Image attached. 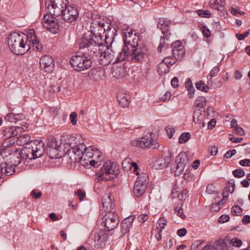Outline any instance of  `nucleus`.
I'll return each mask as SVG.
<instances>
[{"label": "nucleus", "mask_w": 250, "mask_h": 250, "mask_svg": "<svg viewBox=\"0 0 250 250\" xmlns=\"http://www.w3.org/2000/svg\"><path fill=\"white\" fill-rule=\"evenodd\" d=\"M39 43V40L33 29L30 30L29 35L22 32H14L10 34L8 37V47H25V45L31 47Z\"/></svg>", "instance_id": "obj_1"}, {"label": "nucleus", "mask_w": 250, "mask_h": 250, "mask_svg": "<svg viewBox=\"0 0 250 250\" xmlns=\"http://www.w3.org/2000/svg\"><path fill=\"white\" fill-rule=\"evenodd\" d=\"M29 146L22 147V154L30 160L41 157L45 152V144L41 140L31 141Z\"/></svg>", "instance_id": "obj_2"}, {"label": "nucleus", "mask_w": 250, "mask_h": 250, "mask_svg": "<svg viewBox=\"0 0 250 250\" xmlns=\"http://www.w3.org/2000/svg\"><path fill=\"white\" fill-rule=\"evenodd\" d=\"M72 67L76 71H82L89 68L92 65L90 56L85 52L79 51L70 60Z\"/></svg>", "instance_id": "obj_3"}, {"label": "nucleus", "mask_w": 250, "mask_h": 250, "mask_svg": "<svg viewBox=\"0 0 250 250\" xmlns=\"http://www.w3.org/2000/svg\"><path fill=\"white\" fill-rule=\"evenodd\" d=\"M119 174V166L115 163L107 161L104 163L97 173L99 181H109L114 179Z\"/></svg>", "instance_id": "obj_4"}, {"label": "nucleus", "mask_w": 250, "mask_h": 250, "mask_svg": "<svg viewBox=\"0 0 250 250\" xmlns=\"http://www.w3.org/2000/svg\"><path fill=\"white\" fill-rule=\"evenodd\" d=\"M103 39L100 36H95V37L92 33L88 31L84 33L77 41V44L79 47H94L96 46L100 47L103 45Z\"/></svg>", "instance_id": "obj_5"}, {"label": "nucleus", "mask_w": 250, "mask_h": 250, "mask_svg": "<svg viewBox=\"0 0 250 250\" xmlns=\"http://www.w3.org/2000/svg\"><path fill=\"white\" fill-rule=\"evenodd\" d=\"M68 3V0H49L45 2L46 10L49 14L59 17Z\"/></svg>", "instance_id": "obj_6"}, {"label": "nucleus", "mask_w": 250, "mask_h": 250, "mask_svg": "<svg viewBox=\"0 0 250 250\" xmlns=\"http://www.w3.org/2000/svg\"><path fill=\"white\" fill-rule=\"evenodd\" d=\"M151 132H147L140 139L133 140L131 142V145L133 146H138L142 148H151L158 149L160 145L154 139L152 138Z\"/></svg>", "instance_id": "obj_7"}, {"label": "nucleus", "mask_w": 250, "mask_h": 250, "mask_svg": "<svg viewBox=\"0 0 250 250\" xmlns=\"http://www.w3.org/2000/svg\"><path fill=\"white\" fill-rule=\"evenodd\" d=\"M90 30L92 34L95 37V36L102 37V34L104 33L106 31L110 30V24L107 22L104 19H101L100 18H95L92 20L90 26Z\"/></svg>", "instance_id": "obj_8"}, {"label": "nucleus", "mask_w": 250, "mask_h": 250, "mask_svg": "<svg viewBox=\"0 0 250 250\" xmlns=\"http://www.w3.org/2000/svg\"><path fill=\"white\" fill-rule=\"evenodd\" d=\"M22 148L20 150L18 148L13 147L12 153L10 155L8 163L15 166H18L22 162L23 164L27 165L26 163L29 162L30 160L28 159V158H26L27 156L22 154Z\"/></svg>", "instance_id": "obj_9"}, {"label": "nucleus", "mask_w": 250, "mask_h": 250, "mask_svg": "<svg viewBox=\"0 0 250 250\" xmlns=\"http://www.w3.org/2000/svg\"><path fill=\"white\" fill-rule=\"evenodd\" d=\"M143 176L137 178L133 187V193L137 197L142 196L147 187V182L146 179L147 175L146 173H143Z\"/></svg>", "instance_id": "obj_10"}, {"label": "nucleus", "mask_w": 250, "mask_h": 250, "mask_svg": "<svg viewBox=\"0 0 250 250\" xmlns=\"http://www.w3.org/2000/svg\"><path fill=\"white\" fill-rule=\"evenodd\" d=\"M103 217L104 220V225L108 231L114 229L119 225V216L116 211L105 213Z\"/></svg>", "instance_id": "obj_11"}, {"label": "nucleus", "mask_w": 250, "mask_h": 250, "mask_svg": "<svg viewBox=\"0 0 250 250\" xmlns=\"http://www.w3.org/2000/svg\"><path fill=\"white\" fill-rule=\"evenodd\" d=\"M78 15L76 6L67 5L59 18L66 22L71 23L77 20Z\"/></svg>", "instance_id": "obj_12"}, {"label": "nucleus", "mask_w": 250, "mask_h": 250, "mask_svg": "<svg viewBox=\"0 0 250 250\" xmlns=\"http://www.w3.org/2000/svg\"><path fill=\"white\" fill-rule=\"evenodd\" d=\"M116 52L112 48H102L100 52L99 60L100 63L103 65H107L114 60Z\"/></svg>", "instance_id": "obj_13"}, {"label": "nucleus", "mask_w": 250, "mask_h": 250, "mask_svg": "<svg viewBox=\"0 0 250 250\" xmlns=\"http://www.w3.org/2000/svg\"><path fill=\"white\" fill-rule=\"evenodd\" d=\"M91 238L94 241V245L100 248L104 245L108 239V234L104 229H97L93 232Z\"/></svg>", "instance_id": "obj_14"}, {"label": "nucleus", "mask_w": 250, "mask_h": 250, "mask_svg": "<svg viewBox=\"0 0 250 250\" xmlns=\"http://www.w3.org/2000/svg\"><path fill=\"white\" fill-rule=\"evenodd\" d=\"M56 17H57L48 13L44 16L42 21L44 27L54 33L57 32L59 27L58 20Z\"/></svg>", "instance_id": "obj_15"}, {"label": "nucleus", "mask_w": 250, "mask_h": 250, "mask_svg": "<svg viewBox=\"0 0 250 250\" xmlns=\"http://www.w3.org/2000/svg\"><path fill=\"white\" fill-rule=\"evenodd\" d=\"M40 63L42 69L48 73L51 72L53 70L55 66L54 60L51 57L48 55L42 57L40 59Z\"/></svg>", "instance_id": "obj_16"}, {"label": "nucleus", "mask_w": 250, "mask_h": 250, "mask_svg": "<svg viewBox=\"0 0 250 250\" xmlns=\"http://www.w3.org/2000/svg\"><path fill=\"white\" fill-rule=\"evenodd\" d=\"M171 21L166 19L159 18L158 20L157 28L160 29L162 33L166 36V37H170L171 33L170 25Z\"/></svg>", "instance_id": "obj_17"}, {"label": "nucleus", "mask_w": 250, "mask_h": 250, "mask_svg": "<svg viewBox=\"0 0 250 250\" xmlns=\"http://www.w3.org/2000/svg\"><path fill=\"white\" fill-rule=\"evenodd\" d=\"M22 128L19 126H12L10 127H2V137L6 139H11L18 135L21 132Z\"/></svg>", "instance_id": "obj_18"}, {"label": "nucleus", "mask_w": 250, "mask_h": 250, "mask_svg": "<svg viewBox=\"0 0 250 250\" xmlns=\"http://www.w3.org/2000/svg\"><path fill=\"white\" fill-rule=\"evenodd\" d=\"M114 199L112 195L110 194L105 195L102 199V205L103 208L105 213L113 212L114 203L113 202ZM114 211H115L114 210Z\"/></svg>", "instance_id": "obj_19"}, {"label": "nucleus", "mask_w": 250, "mask_h": 250, "mask_svg": "<svg viewBox=\"0 0 250 250\" xmlns=\"http://www.w3.org/2000/svg\"><path fill=\"white\" fill-rule=\"evenodd\" d=\"M12 164L8 163L7 162L0 163V170L1 174H4L6 176H10L16 172L15 167Z\"/></svg>", "instance_id": "obj_20"}, {"label": "nucleus", "mask_w": 250, "mask_h": 250, "mask_svg": "<svg viewBox=\"0 0 250 250\" xmlns=\"http://www.w3.org/2000/svg\"><path fill=\"white\" fill-rule=\"evenodd\" d=\"M73 153L76 155V161H80L83 158L84 151H86V146L83 143H80L72 148Z\"/></svg>", "instance_id": "obj_21"}, {"label": "nucleus", "mask_w": 250, "mask_h": 250, "mask_svg": "<svg viewBox=\"0 0 250 250\" xmlns=\"http://www.w3.org/2000/svg\"><path fill=\"white\" fill-rule=\"evenodd\" d=\"M117 99L119 104L123 107H127L129 106L130 103V97L125 92L121 90L117 94Z\"/></svg>", "instance_id": "obj_22"}, {"label": "nucleus", "mask_w": 250, "mask_h": 250, "mask_svg": "<svg viewBox=\"0 0 250 250\" xmlns=\"http://www.w3.org/2000/svg\"><path fill=\"white\" fill-rule=\"evenodd\" d=\"M135 219V216L130 215L123 220L121 224V232L123 235H125L129 230L130 228L132 225V223Z\"/></svg>", "instance_id": "obj_23"}, {"label": "nucleus", "mask_w": 250, "mask_h": 250, "mask_svg": "<svg viewBox=\"0 0 250 250\" xmlns=\"http://www.w3.org/2000/svg\"><path fill=\"white\" fill-rule=\"evenodd\" d=\"M145 53L142 48H135L131 53V60L134 62H139L143 60L144 58Z\"/></svg>", "instance_id": "obj_24"}, {"label": "nucleus", "mask_w": 250, "mask_h": 250, "mask_svg": "<svg viewBox=\"0 0 250 250\" xmlns=\"http://www.w3.org/2000/svg\"><path fill=\"white\" fill-rule=\"evenodd\" d=\"M129 48H123L122 51L116 52V59L113 62H120L125 60L129 56Z\"/></svg>", "instance_id": "obj_25"}, {"label": "nucleus", "mask_w": 250, "mask_h": 250, "mask_svg": "<svg viewBox=\"0 0 250 250\" xmlns=\"http://www.w3.org/2000/svg\"><path fill=\"white\" fill-rule=\"evenodd\" d=\"M112 73L116 79L123 78L126 74V69L123 66L117 67L112 69Z\"/></svg>", "instance_id": "obj_26"}, {"label": "nucleus", "mask_w": 250, "mask_h": 250, "mask_svg": "<svg viewBox=\"0 0 250 250\" xmlns=\"http://www.w3.org/2000/svg\"><path fill=\"white\" fill-rule=\"evenodd\" d=\"M134 36V38H133V37H127V39H123L124 42V47H126L128 45L131 46V47L138 46L139 37H138L137 38H136V37L137 36L136 33H135Z\"/></svg>", "instance_id": "obj_27"}, {"label": "nucleus", "mask_w": 250, "mask_h": 250, "mask_svg": "<svg viewBox=\"0 0 250 250\" xmlns=\"http://www.w3.org/2000/svg\"><path fill=\"white\" fill-rule=\"evenodd\" d=\"M31 137L27 134H23L17 138V144L19 146H30Z\"/></svg>", "instance_id": "obj_28"}, {"label": "nucleus", "mask_w": 250, "mask_h": 250, "mask_svg": "<svg viewBox=\"0 0 250 250\" xmlns=\"http://www.w3.org/2000/svg\"><path fill=\"white\" fill-rule=\"evenodd\" d=\"M13 148H6L2 146L0 147V157L3 159L7 158L6 161L8 162L10 155L12 153Z\"/></svg>", "instance_id": "obj_29"}, {"label": "nucleus", "mask_w": 250, "mask_h": 250, "mask_svg": "<svg viewBox=\"0 0 250 250\" xmlns=\"http://www.w3.org/2000/svg\"><path fill=\"white\" fill-rule=\"evenodd\" d=\"M229 239L228 237L225 238L223 240H219L216 242V250H225V248L229 247Z\"/></svg>", "instance_id": "obj_30"}, {"label": "nucleus", "mask_w": 250, "mask_h": 250, "mask_svg": "<svg viewBox=\"0 0 250 250\" xmlns=\"http://www.w3.org/2000/svg\"><path fill=\"white\" fill-rule=\"evenodd\" d=\"M157 71L160 75L166 74L169 71V66L161 61L158 65Z\"/></svg>", "instance_id": "obj_31"}, {"label": "nucleus", "mask_w": 250, "mask_h": 250, "mask_svg": "<svg viewBox=\"0 0 250 250\" xmlns=\"http://www.w3.org/2000/svg\"><path fill=\"white\" fill-rule=\"evenodd\" d=\"M169 159L166 161L164 159H159L155 161L154 163V167L156 169H161L166 167L169 163Z\"/></svg>", "instance_id": "obj_32"}, {"label": "nucleus", "mask_w": 250, "mask_h": 250, "mask_svg": "<svg viewBox=\"0 0 250 250\" xmlns=\"http://www.w3.org/2000/svg\"><path fill=\"white\" fill-rule=\"evenodd\" d=\"M185 48H173L172 50L174 58L177 60L181 59L185 54Z\"/></svg>", "instance_id": "obj_33"}, {"label": "nucleus", "mask_w": 250, "mask_h": 250, "mask_svg": "<svg viewBox=\"0 0 250 250\" xmlns=\"http://www.w3.org/2000/svg\"><path fill=\"white\" fill-rule=\"evenodd\" d=\"M176 162L186 166L188 163L187 153L185 152L180 153L176 158Z\"/></svg>", "instance_id": "obj_34"}, {"label": "nucleus", "mask_w": 250, "mask_h": 250, "mask_svg": "<svg viewBox=\"0 0 250 250\" xmlns=\"http://www.w3.org/2000/svg\"><path fill=\"white\" fill-rule=\"evenodd\" d=\"M196 108H204L207 103V99L205 97L199 96L196 99Z\"/></svg>", "instance_id": "obj_35"}, {"label": "nucleus", "mask_w": 250, "mask_h": 250, "mask_svg": "<svg viewBox=\"0 0 250 250\" xmlns=\"http://www.w3.org/2000/svg\"><path fill=\"white\" fill-rule=\"evenodd\" d=\"M95 147L94 146H86V151H84L83 156L84 160H87V159L94 158V151Z\"/></svg>", "instance_id": "obj_36"}, {"label": "nucleus", "mask_w": 250, "mask_h": 250, "mask_svg": "<svg viewBox=\"0 0 250 250\" xmlns=\"http://www.w3.org/2000/svg\"><path fill=\"white\" fill-rule=\"evenodd\" d=\"M193 121L195 123L201 124L203 120V117L200 109L196 108V110L193 114Z\"/></svg>", "instance_id": "obj_37"}, {"label": "nucleus", "mask_w": 250, "mask_h": 250, "mask_svg": "<svg viewBox=\"0 0 250 250\" xmlns=\"http://www.w3.org/2000/svg\"><path fill=\"white\" fill-rule=\"evenodd\" d=\"M102 50V48H92V49L91 50L90 54H87L88 56H90L91 58V60L92 59H96L97 57H98L99 59L100 57V52Z\"/></svg>", "instance_id": "obj_38"}, {"label": "nucleus", "mask_w": 250, "mask_h": 250, "mask_svg": "<svg viewBox=\"0 0 250 250\" xmlns=\"http://www.w3.org/2000/svg\"><path fill=\"white\" fill-rule=\"evenodd\" d=\"M31 48L25 50L24 48H10V50L17 55H22L27 52Z\"/></svg>", "instance_id": "obj_39"}, {"label": "nucleus", "mask_w": 250, "mask_h": 250, "mask_svg": "<svg viewBox=\"0 0 250 250\" xmlns=\"http://www.w3.org/2000/svg\"><path fill=\"white\" fill-rule=\"evenodd\" d=\"M195 86L198 90L203 92H207L208 90V87L202 81L198 82L195 84Z\"/></svg>", "instance_id": "obj_40"}, {"label": "nucleus", "mask_w": 250, "mask_h": 250, "mask_svg": "<svg viewBox=\"0 0 250 250\" xmlns=\"http://www.w3.org/2000/svg\"><path fill=\"white\" fill-rule=\"evenodd\" d=\"M242 241L238 238H233L231 240H229V245L230 247L232 248V247L234 246L237 248H239L242 245Z\"/></svg>", "instance_id": "obj_41"}, {"label": "nucleus", "mask_w": 250, "mask_h": 250, "mask_svg": "<svg viewBox=\"0 0 250 250\" xmlns=\"http://www.w3.org/2000/svg\"><path fill=\"white\" fill-rule=\"evenodd\" d=\"M132 160L130 158L125 159L122 162V167L125 171H128L131 168Z\"/></svg>", "instance_id": "obj_42"}, {"label": "nucleus", "mask_w": 250, "mask_h": 250, "mask_svg": "<svg viewBox=\"0 0 250 250\" xmlns=\"http://www.w3.org/2000/svg\"><path fill=\"white\" fill-rule=\"evenodd\" d=\"M4 141L2 143V147L6 148H11L10 146H13L15 143V139L14 138L6 139L3 138Z\"/></svg>", "instance_id": "obj_43"}, {"label": "nucleus", "mask_w": 250, "mask_h": 250, "mask_svg": "<svg viewBox=\"0 0 250 250\" xmlns=\"http://www.w3.org/2000/svg\"><path fill=\"white\" fill-rule=\"evenodd\" d=\"M46 145L47 148L49 147V148L56 149L58 147L56 140L53 138H51L50 139H48L46 143Z\"/></svg>", "instance_id": "obj_44"}, {"label": "nucleus", "mask_w": 250, "mask_h": 250, "mask_svg": "<svg viewBox=\"0 0 250 250\" xmlns=\"http://www.w3.org/2000/svg\"><path fill=\"white\" fill-rule=\"evenodd\" d=\"M190 134L188 132L183 133L179 138V142L180 144H183L187 142L190 138Z\"/></svg>", "instance_id": "obj_45"}, {"label": "nucleus", "mask_w": 250, "mask_h": 250, "mask_svg": "<svg viewBox=\"0 0 250 250\" xmlns=\"http://www.w3.org/2000/svg\"><path fill=\"white\" fill-rule=\"evenodd\" d=\"M104 43L102 46L106 45L105 47H112V44L114 41V38L112 37L111 38H109L108 35L105 34V39L103 40Z\"/></svg>", "instance_id": "obj_46"}, {"label": "nucleus", "mask_w": 250, "mask_h": 250, "mask_svg": "<svg viewBox=\"0 0 250 250\" xmlns=\"http://www.w3.org/2000/svg\"><path fill=\"white\" fill-rule=\"evenodd\" d=\"M198 15L201 17L209 18L211 16L210 12L209 10H198L196 11Z\"/></svg>", "instance_id": "obj_47"}, {"label": "nucleus", "mask_w": 250, "mask_h": 250, "mask_svg": "<svg viewBox=\"0 0 250 250\" xmlns=\"http://www.w3.org/2000/svg\"><path fill=\"white\" fill-rule=\"evenodd\" d=\"M232 174L236 178H241L245 175V172L243 169L238 168L233 170Z\"/></svg>", "instance_id": "obj_48"}, {"label": "nucleus", "mask_w": 250, "mask_h": 250, "mask_svg": "<svg viewBox=\"0 0 250 250\" xmlns=\"http://www.w3.org/2000/svg\"><path fill=\"white\" fill-rule=\"evenodd\" d=\"M219 66L214 67L210 72L209 74L207 76L208 79L211 80L213 77L216 76L219 71Z\"/></svg>", "instance_id": "obj_49"}, {"label": "nucleus", "mask_w": 250, "mask_h": 250, "mask_svg": "<svg viewBox=\"0 0 250 250\" xmlns=\"http://www.w3.org/2000/svg\"><path fill=\"white\" fill-rule=\"evenodd\" d=\"M235 181L234 179H230L228 182V187L226 188H227V192H229L230 193H232L234 191L235 188Z\"/></svg>", "instance_id": "obj_50"}, {"label": "nucleus", "mask_w": 250, "mask_h": 250, "mask_svg": "<svg viewBox=\"0 0 250 250\" xmlns=\"http://www.w3.org/2000/svg\"><path fill=\"white\" fill-rule=\"evenodd\" d=\"M242 212V209L238 206H234L231 208V213L233 215H240Z\"/></svg>", "instance_id": "obj_51"}, {"label": "nucleus", "mask_w": 250, "mask_h": 250, "mask_svg": "<svg viewBox=\"0 0 250 250\" xmlns=\"http://www.w3.org/2000/svg\"><path fill=\"white\" fill-rule=\"evenodd\" d=\"M185 166V165H182L178 163L177 166H176V169L175 170V174L177 176H179L180 175H181Z\"/></svg>", "instance_id": "obj_52"}, {"label": "nucleus", "mask_w": 250, "mask_h": 250, "mask_svg": "<svg viewBox=\"0 0 250 250\" xmlns=\"http://www.w3.org/2000/svg\"><path fill=\"white\" fill-rule=\"evenodd\" d=\"M170 37H166V36L164 35L160 37L159 45L158 47H165V45H168V43H166V41H169Z\"/></svg>", "instance_id": "obj_53"}, {"label": "nucleus", "mask_w": 250, "mask_h": 250, "mask_svg": "<svg viewBox=\"0 0 250 250\" xmlns=\"http://www.w3.org/2000/svg\"><path fill=\"white\" fill-rule=\"evenodd\" d=\"M5 120L9 122L16 123V118H15V113H10L7 114L5 117Z\"/></svg>", "instance_id": "obj_54"}, {"label": "nucleus", "mask_w": 250, "mask_h": 250, "mask_svg": "<svg viewBox=\"0 0 250 250\" xmlns=\"http://www.w3.org/2000/svg\"><path fill=\"white\" fill-rule=\"evenodd\" d=\"M193 174L191 173L189 170L187 169L184 174V179L188 181H191L193 180Z\"/></svg>", "instance_id": "obj_55"}, {"label": "nucleus", "mask_w": 250, "mask_h": 250, "mask_svg": "<svg viewBox=\"0 0 250 250\" xmlns=\"http://www.w3.org/2000/svg\"><path fill=\"white\" fill-rule=\"evenodd\" d=\"M75 195H77L80 201H83L86 196V193L84 191L80 189L75 192Z\"/></svg>", "instance_id": "obj_56"}, {"label": "nucleus", "mask_w": 250, "mask_h": 250, "mask_svg": "<svg viewBox=\"0 0 250 250\" xmlns=\"http://www.w3.org/2000/svg\"><path fill=\"white\" fill-rule=\"evenodd\" d=\"M216 188L215 186L213 184H209L207 186L206 191L208 194H212L215 193Z\"/></svg>", "instance_id": "obj_57"}, {"label": "nucleus", "mask_w": 250, "mask_h": 250, "mask_svg": "<svg viewBox=\"0 0 250 250\" xmlns=\"http://www.w3.org/2000/svg\"><path fill=\"white\" fill-rule=\"evenodd\" d=\"M166 130L169 136V138H171L175 132V128L170 125H168L166 127Z\"/></svg>", "instance_id": "obj_58"}, {"label": "nucleus", "mask_w": 250, "mask_h": 250, "mask_svg": "<svg viewBox=\"0 0 250 250\" xmlns=\"http://www.w3.org/2000/svg\"><path fill=\"white\" fill-rule=\"evenodd\" d=\"M226 192H227V188H225L222 193L223 198L222 200L217 202L220 205L221 204L223 205L227 201L228 199V195H226Z\"/></svg>", "instance_id": "obj_59"}, {"label": "nucleus", "mask_w": 250, "mask_h": 250, "mask_svg": "<svg viewBox=\"0 0 250 250\" xmlns=\"http://www.w3.org/2000/svg\"><path fill=\"white\" fill-rule=\"evenodd\" d=\"M186 45V42L183 40L182 42L177 40L172 42L171 47H184Z\"/></svg>", "instance_id": "obj_60"}, {"label": "nucleus", "mask_w": 250, "mask_h": 250, "mask_svg": "<svg viewBox=\"0 0 250 250\" xmlns=\"http://www.w3.org/2000/svg\"><path fill=\"white\" fill-rule=\"evenodd\" d=\"M167 221L165 218L161 217L159 220V225L160 227V231H162L167 225Z\"/></svg>", "instance_id": "obj_61"}, {"label": "nucleus", "mask_w": 250, "mask_h": 250, "mask_svg": "<svg viewBox=\"0 0 250 250\" xmlns=\"http://www.w3.org/2000/svg\"><path fill=\"white\" fill-rule=\"evenodd\" d=\"M162 61H163L164 62H165L169 66L173 65L176 62V61L175 60L170 57H166L165 59H164Z\"/></svg>", "instance_id": "obj_62"}, {"label": "nucleus", "mask_w": 250, "mask_h": 250, "mask_svg": "<svg viewBox=\"0 0 250 250\" xmlns=\"http://www.w3.org/2000/svg\"><path fill=\"white\" fill-rule=\"evenodd\" d=\"M77 114L75 112H71L70 115V120L73 125H75L77 124Z\"/></svg>", "instance_id": "obj_63"}, {"label": "nucleus", "mask_w": 250, "mask_h": 250, "mask_svg": "<svg viewBox=\"0 0 250 250\" xmlns=\"http://www.w3.org/2000/svg\"><path fill=\"white\" fill-rule=\"evenodd\" d=\"M229 219V216L228 215H222L218 219L220 223H224L228 222Z\"/></svg>", "instance_id": "obj_64"}]
</instances>
